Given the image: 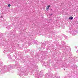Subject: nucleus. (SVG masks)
<instances>
[{
	"label": "nucleus",
	"instance_id": "f257e3e1",
	"mask_svg": "<svg viewBox=\"0 0 78 78\" xmlns=\"http://www.w3.org/2000/svg\"><path fill=\"white\" fill-rule=\"evenodd\" d=\"M50 7V5H48V6L46 7V10H48V9H49V8Z\"/></svg>",
	"mask_w": 78,
	"mask_h": 78
},
{
	"label": "nucleus",
	"instance_id": "f03ea898",
	"mask_svg": "<svg viewBox=\"0 0 78 78\" xmlns=\"http://www.w3.org/2000/svg\"><path fill=\"white\" fill-rule=\"evenodd\" d=\"M73 19V18L72 16H70L69 18V19L70 20H72Z\"/></svg>",
	"mask_w": 78,
	"mask_h": 78
},
{
	"label": "nucleus",
	"instance_id": "7ed1b4c3",
	"mask_svg": "<svg viewBox=\"0 0 78 78\" xmlns=\"http://www.w3.org/2000/svg\"><path fill=\"white\" fill-rule=\"evenodd\" d=\"M8 6L9 7H10V6H11V5L10 4H9L8 5Z\"/></svg>",
	"mask_w": 78,
	"mask_h": 78
},
{
	"label": "nucleus",
	"instance_id": "20e7f679",
	"mask_svg": "<svg viewBox=\"0 0 78 78\" xmlns=\"http://www.w3.org/2000/svg\"><path fill=\"white\" fill-rule=\"evenodd\" d=\"M52 15H53L52 14H51V15H50V16H52Z\"/></svg>",
	"mask_w": 78,
	"mask_h": 78
}]
</instances>
